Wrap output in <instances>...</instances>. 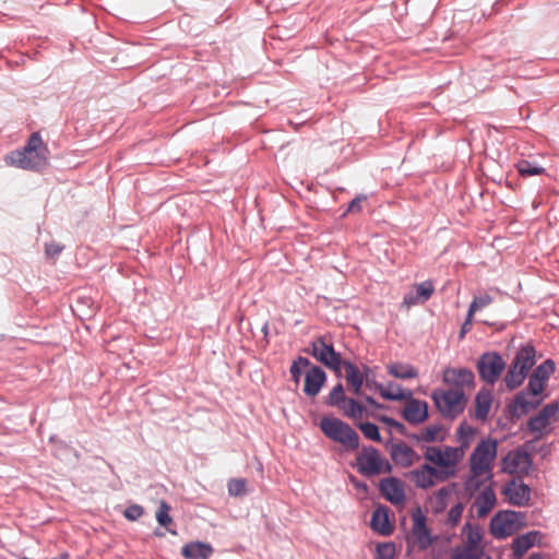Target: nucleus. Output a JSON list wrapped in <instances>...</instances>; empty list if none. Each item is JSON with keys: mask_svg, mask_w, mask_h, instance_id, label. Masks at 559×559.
Segmentation results:
<instances>
[{"mask_svg": "<svg viewBox=\"0 0 559 559\" xmlns=\"http://www.w3.org/2000/svg\"><path fill=\"white\" fill-rule=\"evenodd\" d=\"M487 559H492V558L488 556Z\"/></svg>", "mask_w": 559, "mask_h": 559, "instance_id": "nucleus-54", "label": "nucleus"}, {"mask_svg": "<svg viewBox=\"0 0 559 559\" xmlns=\"http://www.w3.org/2000/svg\"><path fill=\"white\" fill-rule=\"evenodd\" d=\"M369 368H365V380H366V386L368 388H374L376 389V381L369 379Z\"/></svg>", "mask_w": 559, "mask_h": 559, "instance_id": "nucleus-50", "label": "nucleus"}, {"mask_svg": "<svg viewBox=\"0 0 559 559\" xmlns=\"http://www.w3.org/2000/svg\"><path fill=\"white\" fill-rule=\"evenodd\" d=\"M492 395L489 390H480L475 397V418L486 420L491 409Z\"/></svg>", "mask_w": 559, "mask_h": 559, "instance_id": "nucleus-26", "label": "nucleus"}, {"mask_svg": "<svg viewBox=\"0 0 559 559\" xmlns=\"http://www.w3.org/2000/svg\"><path fill=\"white\" fill-rule=\"evenodd\" d=\"M445 429L440 425H430L414 435L413 439L417 442H442L447 438Z\"/></svg>", "mask_w": 559, "mask_h": 559, "instance_id": "nucleus-25", "label": "nucleus"}, {"mask_svg": "<svg viewBox=\"0 0 559 559\" xmlns=\"http://www.w3.org/2000/svg\"><path fill=\"white\" fill-rule=\"evenodd\" d=\"M535 355L536 352L533 346H524L516 353L512 364L528 372V370L535 365Z\"/></svg>", "mask_w": 559, "mask_h": 559, "instance_id": "nucleus-28", "label": "nucleus"}, {"mask_svg": "<svg viewBox=\"0 0 559 559\" xmlns=\"http://www.w3.org/2000/svg\"><path fill=\"white\" fill-rule=\"evenodd\" d=\"M506 367V362L497 353H486L480 356L477 368L480 378L487 383L493 384Z\"/></svg>", "mask_w": 559, "mask_h": 559, "instance_id": "nucleus-11", "label": "nucleus"}, {"mask_svg": "<svg viewBox=\"0 0 559 559\" xmlns=\"http://www.w3.org/2000/svg\"><path fill=\"white\" fill-rule=\"evenodd\" d=\"M559 412V404L554 402L549 403L528 421V428L532 432L542 436L551 421L556 418Z\"/></svg>", "mask_w": 559, "mask_h": 559, "instance_id": "nucleus-16", "label": "nucleus"}, {"mask_svg": "<svg viewBox=\"0 0 559 559\" xmlns=\"http://www.w3.org/2000/svg\"><path fill=\"white\" fill-rule=\"evenodd\" d=\"M453 492L452 486L442 487L437 490L430 498L429 504L433 513H442L448 507V499Z\"/></svg>", "mask_w": 559, "mask_h": 559, "instance_id": "nucleus-27", "label": "nucleus"}, {"mask_svg": "<svg viewBox=\"0 0 559 559\" xmlns=\"http://www.w3.org/2000/svg\"><path fill=\"white\" fill-rule=\"evenodd\" d=\"M475 430L469 425L463 423L456 430L457 441L461 443L460 447H450V449H457L462 451V459L465 455V450L469 447L471 441L474 437Z\"/></svg>", "mask_w": 559, "mask_h": 559, "instance_id": "nucleus-33", "label": "nucleus"}, {"mask_svg": "<svg viewBox=\"0 0 559 559\" xmlns=\"http://www.w3.org/2000/svg\"><path fill=\"white\" fill-rule=\"evenodd\" d=\"M435 292L432 282L425 281L416 284L412 290L405 294L403 305L407 308L426 302Z\"/></svg>", "mask_w": 559, "mask_h": 559, "instance_id": "nucleus-19", "label": "nucleus"}, {"mask_svg": "<svg viewBox=\"0 0 559 559\" xmlns=\"http://www.w3.org/2000/svg\"><path fill=\"white\" fill-rule=\"evenodd\" d=\"M503 493L512 504L518 507L527 506L531 500V488L522 481H510L506 485Z\"/></svg>", "mask_w": 559, "mask_h": 559, "instance_id": "nucleus-18", "label": "nucleus"}, {"mask_svg": "<svg viewBox=\"0 0 559 559\" xmlns=\"http://www.w3.org/2000/svg\"><path fill=\"white\" fill-rule=\"evenodd\" d=\"M144 513V510L141 506L139 504H132V506H129L124 512H123V515L126 516V519L130 520V521H135L138 519H140Z\"/></svg>", "mask_w": 559, "mask_h": 559, "instance_id": "nucleus-46", "label": "nucleus"}, {"mask_svg": "<svg viewBox=\"0 0 559 559\" xmlns=\"http://www.w3.org/2000/svg\"><path fill=\"white\" fill-rule=\"evenodd\" d=\"M325 380L326 374L323 369L318 366H311L305 376V394L311 397L318 395Z\"/></svg>", "mask_w": 559, "mask_h": 559, "instance_id": "nucleus-21", "label": "nucleus"}, {"mask_svg": "<svg viewBox=\"0 0 559 559\" xmlns=\"http://www.w3.org/2000/svg\"><path fill=\"white\" fill-rule=\"evenodd\" d=\"M554 371L555 362L551 359H547L534 370L532 376L546 383Z\"/></svg>", "mask_w": 559, "mask_h": 559, "instance_id": "nucleus-39", "label": "nucleus"}, {"mask_svg": "<svg viewBox=\"0 0 559 559\" xmlns=\"http://www.w3.org/2000/svg\"><path fill=\"white\" fill-rule=\"evenodd\" d=\"M170 507L167 502L162 501L156 512V520L159 525L168 527L173 523V519L169 515Z\"/></svg>", "mask_w": 559, "mask_h": 559, "instance_id": "nucleus-40", "label": "nucleus"}, {"mask_svg": "<svg viewBox=\"0 0 559 559\" xmlns=\"http://www.w3.org/2000/svg\"><path fill=\"white\" fill-rule=\"evenodd\" d=\"M406 405L403 409L404 419L412 425H419L428 418V403L414 399L413 395L406 399Z\"/></svg>", "mask_w": 559, "mask_h": 559, "instance_id": "nucleus-17", "label": "nucleus"}, {"mask_svg": "<svg viewBox=\"0 0 559 559\" xmlns=\"http://www.w3.org/2000/svg\"><path fill=\"white\" fill-rule=\"evenodd\" d=\"M412 534L415 544L420 550L428 549L433 544L435 538H432L430 530L427 527L426 516L424 515L420 509H416L412 513Z\"/></svg>", "mask_w": 559, "mask_h": 559, "instance_id": "nucleus-12", "label": "nucleus"}, {"mask_svg": "<svg viewBox=\"0 0 559 559\" xmlns=\"http://www.w3.org/2000/svg\"><path fill=\"white\" fill-rule=\"evenodd\" d=\"M370 524L372 530L382 535H389L391 533L388 513L384 509H376L373 511Z\"/></svg>", "mask_w": 559, "mask_h": 559, "instance_id": "nucleus-32", "label": "nucleus"}, {"mask_svg": "<svg viewBox=\"0 0 559 559\" xmlns=\"http://www.w3.org/2000/svg\"><path fill=\"white\" fill-rule=\"evenodd\" d=\"M388 372L402 380L414 379L418 376V371L415 367L405 362H394L388 366Z\"/></svg>", "mask_w": 559, "mask_h": 559, "instance_id": "nucleus-30", "label": "nucleus"}, {"mask_svg": "<svg viewBox=\"0 0 559 559\" xmlns=\"http://www.w3.org/2000/svg\"><path fill=\"white\" fill-rule=\"evenodd\" d=\"M358 472L364 476H374L381 473H390L392 465L383 459L374 448H365L357 457Z\"/></svg>", "mask_w": 559, "mask_h": 559, "instance_id": "nucleus-8", "label": "nucleus"}, {"mask_svg": "<svg viewBox=\"0 0 559 559\" xmlns=\"http://www.w3.org/2000/svg\"><path fill=\"white\" fill-rule=\"evenodd\" d=\"M395 546L393 543H382L377 546L374 559H394Z\"/></svg>", "mask_w": 559, "mask_h": 559, "instance_id": "nucleus-42", "label": "nucleus"}, {"mask_svg": "<svg viewBox=\"0 0 559 559\" xmlns=\"http://www.w3.org/2000/svg\"><path fill=\"white\" fill-rule=\"evenodd\" d=\"M463 510L464 506L461 502L454 504L448 512L447 524L451 527L456 526L462 518Z\"/></svg>", "mask_w": 559, "mask_h": 559, "instance_id": "nucleus-44", "label": "nucleus"}, {"mask_svg": "<svg viewBox=\"0 0 559 559\" xmlns=\"http://www.w3.org/2000/svg\"><path fill=\"white\" fill-rule=\"evenodd\" d=\"M382 421L385 423L386 425H389L390 427L396 429L400 432H402V430L404 429V425L399 423L394 418L384 416V417H382Z\"/></svg>", "mask_w": 559, "mask_h": 559, "instance_id": "nucleus-49", "label": "nucleus"}, {"mask_svg": "<svg viewBox=\"0 0 559 559\" xmlns=\"http://www.w3.org/2000/svg\"><path fill=\"white\" fill-rule=\"evenodd\" d=\"M492 302V297L488 294H481L479 296H475L473 301L469 305L467 317H466V324H472L473 317L475 312L484 309L485 307L489 306Z\"/></svg>", "mask_w": 559, "mask_h": 559, "instance_id": "nucleus-35", "label": "nucleus"}, {"mask_svg": "<svg viewBox=\"0 0 559 559\" xmlns=\"http://www.w3.org/2000/svg\"><path fill=\"white\" fill-rule=\"evenodd\" d=\"M366 195H358L348 205V212H360L361 210V203L366 201Z\"/></svg>", "mask_w": 559, "mask_h": 559, "instance_id": "nucleus-48", "label": "nucleus"}, {"mask_svg": "<svg viewBox=\"0 0 559 559\" xmlns=\"http://www.w3.org/2000/svg\"><path fill=\"white\" fill-rule=\"evenodd\" d=\"M63 247L57 242H50L46 245V254L49 258H55L61 253Z\"/></svg>", "mask_w": 559, "mask_h": 559, "instance_id": "nucleus-47", "label": "nucleus"}, {"mask_svg": "<svg viewBox=\"0 0 559 559\" xmlns=\"http://www.w3.org/2000/svg\"><path fill=\"white\" fill-rule=\"evenodd\" d=\"M311 362L308 358L299 356L295 359L289 368V372L292 374V379L295 383H299L302 373L311 368Z\"/></svg>", "mask_w": 559, "mask_h": 559, "instance_id": "nucleus-37", "label": "nucleus"}, {"mask_svg": "<svg viewBox=\"0 0 559 559\" xmlns=\"http://www.w3.org/2000/svg\"><path fill=\"white\" fill-rule=\"evenodd\" d=\"M246 492L245 479H231L228 483V493L233 497L241 496Z\"/></svg>", "mask_w": 559, "mask_h": 559, "instance_id": "nucleus-45", "label": "nucleus"}, {"mask_svg": "<svg viewBox=\"0 0 559 559\" xmlns=\"http://www.w3.org/2000/svg\"><path fill=\"white\" fill-rule=\"evenodd\" d=\"M342 366H344L346 370L347 383L352 386L355 394H359L364 383L365 376L350 361H344Z\"/></svg>", "mask_w": 559, "mask_h": 559, "instance_id": "nucleus-29", "label": "nucleus"}, {"mask_svg": "<svg viewBox=\"0 0 559 559\" xmlns=\"http://www.w3.org/2000/svg\"><path fill=\"white\" fill-rule=\"evenodd\" d=\"M46 153L47 148L43 145L40 135L33 133L21 150L13 151L5 155L4 162L9 166L24 170H39L48 163Z\"/></svg>", "mask_w": 559, "mask_h": 559, "instance_id": "nucleus-3", "label": "nucleus"}, {"mask_svg": "<svg viewBox=\"0 0 559 559\" xmlns=\"http://www.w3.org/2000/svg\"><path fill=\"white\" fill-rule=\"evenodd\" d=\"M442 380L453 386L452 390H462L474 385L475 374L467 368L448 367L443 370Z\"/></svg>", "mask_w": 559, "mask_h": 559, "instance_id": "nucleus-13", "label": "nucleus"}, {"mask_svg": "<svg viewBox=\"0 0 559 559\" xmlns=\"http://www.w3.org/2000/svg\"><path fill=\"white\" fill-rule=\"evenodd\" d=\"M545 384V382L531 374L526 390L519 393L515 397L514 409L527 413L530 409L535 408L542 401L538 399V395L543 393Z\"/></svg>", "mask_w": 559, "mask_h": 559, "instance_id": "nucleus-9", "label": "nucleus"}, {"mask_svg": "<svg viewBox=\"0 0 559 559\" xmlns=\"http://www.w3.org/2000/svg\"><path fill=\"white\" fill-rule=\"evenodd\" d=\"M181 554L186 559H209L213 554V548L206 543L191 542L182 547Z\"/></svg>", "mask_w": 559, "mask_h": 559, "instance_id": "nucleus-24", "label": "nucleus"}, {"mask_svg": "<svg viewBox=\"0 0 559 559\" xmlns=\"http://www.w3.org/2000/svg\"><path fill=\"white\" fill-rule=\"evenodd\" d=\"M393 462L401 467H409L420 460V456L404 442L394 443L390 450Z\"/></svg>", "mask_w": 559, "mask_h": 559, "instance_id": "nucleus-20", "label": "nucleus"}, {"mask_svg": "<svg viewBox=\"0 0 559 559\" xmlns=\"http://www.w3.org/2000/svg\"><path fill=\"white\" fill-rule=\"evenodd\" d=\"M531 459L526 452L510 451L501 461V471L507 474L526 473L531 467Z\"/></svg>", "mask_w": 559, "mask_h": 559, "instance_id": "nucleus-14", "label": "nucleus"}, {"mask_svg": "<svg viewBox=\"0 0 559 559\" xmlns=\"http://www.w3.org/2000/svg\"><path fill=\"white\" fill-rule=\"evenodd\" d=\"M359 429L361 430L362 435L369 439V440H372V441H380L381 440V436H380V432H379V429H378V426L372 424V423H360L358 425Z\"/></svg>", "mask_w": 559, "mask_h": 559, "instance_id": "nucleus-41", "label": "nucleus"}, {"mask_svg": "<svg viewBox=\"0 0 559 559\" xmlns=\"http://www.w3.org/2000/svg\"><path fill=\"white\" fill-rule=\"evenodd\" d=\"M498 453V441L492 438L481 439L469 455V473L464 481L468 492H474L492 479L493 464Z\"/></svg>", "mask_w": 559, "mask_h": 559, "instance_id": "nucleus-2", "label": "nucleus"}, {"mask_svg": "<svg viewBox=\"0 0 559 559\" xmlns=\"http://www.w3.org/2000/svg\"><path fill=\"white\" fill-rule=\"evenodd\" d=\"M345 400H346V397L344 394L343 385L341 383H338L330 392L328 403L332 406L341 407V404L343 402H345Z\"/></svg>", "mask_w": 559, "mask_h": 559, "instance_id": "nucleus-43", "label": "nucleus"}, {"mask_svg": "<svg viewBox=\"0 0 559 559\" xmlns=\"http://www.w3.org/2000/svg\"><path fill=\"white\" fill-rule=\"evenodd\" d=\"M538 533L530 532L518 536L512 543V549L515 556H523L537 540Z\"/></svg>", "mask_w": 559, "mask_h": 559, "instance_id": "nucleus-31", "label": "nucleus"}, {"mask_svg": "<svg viewBox=\"0 0 559 559\" xmlns=\"http://www.w3.org/2000/svg\"><path fill=\"white\" fill-rule=\"evenodd\" d=\"M312 356L335 372H341L342 361L341 355L335 352L332 344H328L323 337H319L311 343Z\"/></svg>", "mask_w": 559, "mask_h": 559, "instance_id": "nucleus-10", "label": "nucleus"}, {"mask_svg": "<svg viewBox=\"0 0 559 559\" xmlns=\"http://www.w3.org/2000/svg\"><path fill=\"white\" fill-rule=\"evenodd\" d=\"M424 457L429 463L409 471L406 476L417 488L428 489L456 475L462 451L450 449V445H429L424 450Z\"/></svg>", "mask_w": 559, "mask_h": 559, "instance_id": "nucleus-1", "label": "nucleus"}, {"mask_svg": "<svg viewBox=\"0 0 559 559\" xmlns=\"http://www.w3.org/2000/svg\"><path fill=\"white\" fill-rule=\"evenodd\" d=\"M528 559H543V556L539 554H532Z\"/></svg>", "mask_w": 559, "mask_h": 559, "instance_id": "nucleus-53", "label": "nucleus"}, {"mask_svg": "<svg viewBox=\"0 0 559 559\" xmlns=\"http://www.w3.org/2000/svg\"><path fill=\"white\" fill-rule=\"evenodd\" d=\"M497 502L496 493L491 487H486L474 500L473 509L477 518L483 519L495 508Z\"/></svg>", "mask_w": 559, "mask_h": 559, "instance_id": "nucleus-22", "label": "nucleus"}, {"mask_svg": "<svg viewBox=\"0 0 559 559\" xmlns=\"http://www.w3.org/2000/svg\"><path fill=\"white\" fill-rule=\"evenodd\" d=\"M365 400H366V402H367L368 404H370V405H376V401H374V399H373V397H371V396H366V399H365Z\"/></svg>", "mask_w": 559, "mask_h": 559, "instance_id": "nucleus-52", "label": "nucleus"}, {"mask_svg": "<svg viewBox=\"0 0 559 559\" xmlns=\"http://www.w3.org/2000/svg\"><path fill=\"white\" fill-rule=\"evenodd\" d=\"M526 376H527L526 371L522 370V368H519L516 365L511 364V366L504 377L506 385L510 390H514L522 384V382L524 381Z\"/></svg>", "mask_w": 559, "mask_h": 559, "instance_id": "nucleus-34", "label": "nucleus"}, {"mask_svg": "<svg viewBox=\"0 0 559 559\" xmlns=\"http://www.w3.org/2000/svg\"><path fill=\"white\" fill-rule=\"evenodd\" d=\"M344 414L352 419H360L366 412V408L359 404L354 399H346L345 402L341 404V407Z\"/></svg>", "mask_w": 559, "mask_h": 559, "instance_id": "nucleus-36", "label": "nucleus"}, {"mask_svg": "<svg viewBox=\"0 0 559 559\" xmlns=\"http://www.w3.org/2000/svg\"><path fill=\"white\" fill-rule=\"evenodd\" d=\"M381 495L394 506H403L406 499L404 484L396 477H388L380 481Z\"/></svg>", "mask_w": 559, "mask_h": 559, "instance_id": "nucleus-15", "label": "nucleus"}, {"mask_svg": "<svg viewBox=\"0 0 559 559\" xmlns=\"http://www.w3.org/2000/svg\"><path fill=\"white\" fill-rule=\"evenodd\" d=\"M320 429L328 438L343 444L347 449L355 450L359 447L357 432L341 419L323 417L320 421Z\"/></svg>", "mask_w": 559, "mask_h": 559, "instance_id": "nucleus-6", "label": "nucleus"}, {"mask_svg": "<svg viewBox=\"0 0 559 559\" xmlns=\"http://www.w3.org/2000/svg\"><path fill=\"white\" fill-rule=\"evenodd\" d=\"M431 399L445 418L454 419L463 413L466 405V395L462 390L438 389L432 391Z\"/></svg>", "mask_w": 559, "mask_h": 559, "instance_id": "nucleus-5", "label": "nucleus"}, {"mask_svg": "<svg viewBox=\"0 0 559 559\" xmlns=\"http://www.w3.org/2000/svg\"><path fill=\"white\" fill-rule=\"evenodd\" d=\"M472 324H466V321L463 323L462 325V334H464L465 332H467L469 330Z\"/></svg>", "mask_w": 559, "mask_h": 559, "instance_id": "nucleus-51", "label": "nucleus"}, {"mask_svg": "<svg viewBox=\"0 0 559 559\" xmlns=\"http://www.w3.org/2000/svg\"><path fill=\"white\" fill-rule=\"evenodd\" d=\"M376 389L380 395L388 401H404L413 395L411 390L403 389L399 383L389 382L386 384L376 383Z\"/></svg>", "mask_w": 559, "mask_h": 559, "instance_id": "nucleus-23", "label": "nucleus"}, {"mask_svg": "<svg viewBox=\"0 0 559 559\" xmlns=\"http://www.w3.org/2000/svg\"><path fill=\"white\" fill-rule=\"evenodd\" d=\"M462 533L465 536L463 545L451 550L452 559H480L485 554L483 545V531L478 525L466 523Z\"/></svg>", "mask_w": 559, "mask_h": 559, "instance_id": "nucleus-4", "label": "nucleus"}, {"mask_svg": "<svg viewBox=\"0 0 559 559\" xmlns=\"http://www.w3.org/2000/svg\"><path fill=\"white\" fill-rule=\"evenodd\" d=\"M523 520L524 514L521 512L511 510L499 511L490 521V534L497 539L507 538L522 527Z\"/></svg>", "mask_w": 559, "mask_h": 559, "instance_id": "nucleus-7", "label": "nucleus"}, {"mask_svg": "<svg viewBox=\"0 0 559 559\" xmlns=\"http://www.w3.org/2000/svg\"><path fill=\"white\" fill-rule=\"evenodd\" d=\"M516 169L522 177L538 176L545 174V168L534 162L522 159L516 164Z\"/></svg>", "mask_w": 559, "mask_h": 559, "instance_id": "nucleus-38", "label": "nucleus"}]
</instances>
